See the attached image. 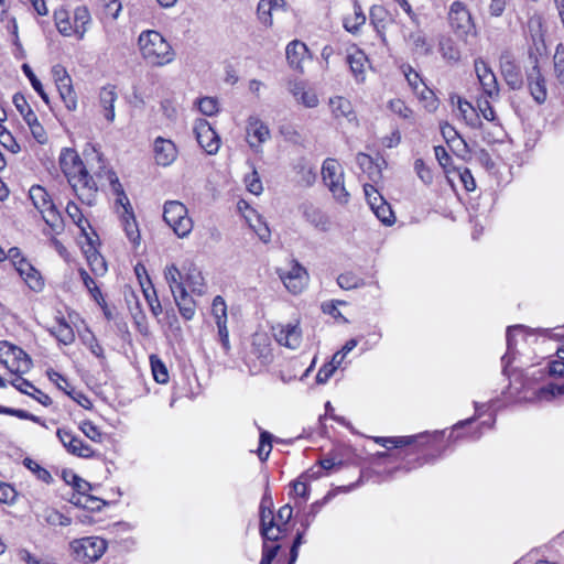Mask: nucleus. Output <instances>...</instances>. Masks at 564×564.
I'll list each match as a JSON object with an SVG mask.
<instances>
[{
	"label": "nucleus",
	"instance_id": "39448f33",
	"mask_svg": "<svg viewBox=\"0 0 564 564\" xmlns=\"http://www.w3.org/2000/svg\"><path fill=\"white\" fill-rule=\"evenodd\" d=\"M30 199L42 215L46 225L55 234H59L64 228V221L45 188L40 185H33L30 188Z\"/></svg>",
	"mask_w": 564,
	"mask_h": 564
},
{
	"label": "nucleus",
	"instance_id": "5701e85b",
	"mask_svg": "<svg viewBox=\"0 0 564 564\" xmlns=\"http://www.w3.org/2000/svg\"><path fill=\"white\" fill-rule=\"evenodd\" d=\"M17 270L26 285L34 292H41L44 288V281L40 272L26 260L21 259L15 262Z\"/></svg>",
	"mask_w": 564,
	"mask_h": 564
},
{
	"label": "nucleus",
	"instance_id": "aec40b11",
	"mask_svg": "<svg viewBox=\"0 0 564 564\" xmlns=\"http://www.w3.org/2000/svg\"><path fill=\"white\" fill-rule=\"evenodd\" d=\"M153 155L158 165L169 166L176 160L177 149L171 140L158 137L153 144Z\"/></svg>",
	"mask_w": 564,
	"mask_h": 564
},
{
	"label": "nucleus",
	"instance_id": "bb28decb",
	"mask_svg": "<svg viewBox=\"0 0 564 564\" xmlns=\"http://www.w3.org/2000/svg\"><path fill=\"white\" fill-rule=\"evenodd\" d=\"M406 44L412 52L420 56H427L432 53L433 46L422 30H416L405 36Z\"/></svg>",
	"mask_w": 564,
	"mask_h": 564
},
{
	"label": "nucleus",
	"instance_id": "c03bdc74",
	"mask_svg": "<svg viewBox=\"0 0 564 564\" xmlns=\"http://www.w3.org/2000/svg\"><path fill=\"white\" fill-rule=\"evenodd\" d=\"M282 0H260L257 8L259 20L265 26L272 25V10L280 6Z\"/></svg>",
	"mask_w": 564,
	"mask_h": 564
},
{
	"label": "nucleus",
	"instance_id": "5fc2aeb1",
	"mask_svg": "<svg viewBox=\"0 0 564 564\" xmlns=\"http://www.w3.org/2000/svg\"><path fill=\"white\" fill-rule=\"evenodd\" d=\"M45 521L51 525L67 527L72 523V519L55 509H46L44 512Z\"/></svg>",
	"mask_w": 564,
	"mask_h": 564
},
{
	"label": "nucleus",
	"instance_id": "4be33fe9",
	"mask_svg": "<svg viewBox=\"0 0 564 564\" xmlns=\"http://www.w3.org/2000/svg\"><path fill=\"white\" fill-rule=\"evenodd\" d=\"M70 478L72 480L66 479V481L72 484L78 494V496H74L70 501L76 506H82L83 508L98 509L99 506H95V503H97L99 500L89 495H86V491L90 489V485L75 474H72Z\"/></svg>",
	"mask_w": 564,
	"mask_h": 564
},
{
	"label": "nucleus",
	"instance_id": "f3484780",
	"mask_svg": "<svg viewBox=\"0 0 564 564\" xmlns=\"http://www.w3.org/2000/svg\"><path fill=\"white\" fill-rule=\"evenodd\" d=\"M57 437L68 453L83 458L94 456L93 448L78 438L72 431L65 429L57 430Z\"/></svg>",
	"mask_w": 564,
	"mask_h": 564
},
{
	"label": "nucleus",
	"instance_id": "7c9ffc66",
	"mask_svg": "<svg viewBox=\"0 0 564 564\" xmlns=\"http://www.w3.org/2000/svg\"><path fill=\"white\" fill-rule=\"evenodd\" d=\"M432 435L421 434L415 436H397V437H373L375 442L386 448H399L402 446H410L416 442V440H430Z\"/></svg>",
	"mask_w": 564,
	"mask_h": 564
},
{
	"label": "nucleus",
	"instance_id": "6e6d98bb",
	"mask_svg": "<svg viewBox=\"0 0 564 564\" xmlns=\"http://www.w3.org/2000/svg\"><path fill=\"white\" fill-rule=\"evenodd\" d=\"M272 435L267 432L262 431L260 433V441H259V447H258V456L261 462H265L271 453L272 449Z\"/></svg>",
	"mask_w": 564,
	"mask_h": 564
},
{
	"label": "nucleus",
	"instance_id": "a211bd4d",
	"mask_svg": "<svg viewBox=\"0 0 564 564\" xmlns=\"http://www.w3.org/2000/svg\"><path fill=\"white\" fill-rule=\"evenodd\" d=\"M247 141L249 145L259 151L261 145L270 139V130L258 117H249L247 121Z\"/></svg>",
	"mask_w": 564,
	"mask_h": 564
},
{
	"label": "nucleus",
	"instance_id": "412c9836",
	"mask_svg": "<svg viewBox=\"0 0 564 564\" xmlns=\"http://www.w3.org/2000/svg\"><path fill=\"white\" fill-rule=\"evenodd\" d=\"M288 90L294 99L306 108H315L318 106V96L314 89L307 88L303 82L290 80Z\"/></svg>",
	"mask_w": 564,
	"mask_h": 564
},
{
	"label": "nucleus",
	"instance_id": "6e6552de",
	"mask_svg": "<svg viewBox=\"0 0 564 564\" xmlns=\"http://www.w3.org/2000/svg\"><path fill=\"white\" fill-rule=\"evenodd\" d=\"M163 218L180 238L187 237L193 230V220L188 216V210L178 200H169L164 204Z\"/></svg>",
	"mask_w": 564,
	"mask_h": 564
},
{
	"label": "nucleus",
	"instance_id": "f704fd0d",
	"mask_svg": "<svg viewBox=\"0 0 564 564\" xmlns=\"http://www.w3.org/2000/svg\"><path fill=\"white\" fill-rule=\"evenodd\" d=\"M12 355L13 357L10 361L13 364H8L6 368L17 376L26 373L32 367V361L28 354L20 348L18 351H13Z\"/></svg>",
	"mask_w": 564,
	"mask_h": 564
},
{
	"label": "nucleus",
	"instance_id": "774afa93",
	"mask_svg": "<svg viewBox=\"0 0 564 564\" xmlns=\"http://www.w3.org/2000/svg\"><path fill=\"white\" fill-rule=\"evenodd\" d=\"M267 541L268 540H264V543L262 546V557H261L260 564H271L280 550V545H278V544L269 545L267 543Z\"/></svg>",
	"mask_w": 564,
	"mask_h": 564
},
{
	"label": "nucleus",
	"instance_id": "0e129e2a",
	"mask_svg": "<svg viewBox=\"0 0 564 564\" xmlns=\"http://www.w3.org/2000/svg\"><path fill=\"white\" fill-rule=\"evenodd\" d=\"M414 170L420 177V180L424 184H431L433 181V175L431 170L425 165L422 159H416L414 162Z\"/></svg>",
	"mask_w": 564,
	"mask_h": 564
},
{
	"label": "nucleus",
	"instance_id": "a18cd8bd",
	"mask_svg": "<svg viewBox=\"0 0 564 564\" xmlns=\"http://www.w3.org/2000/svg\"><path fill=\"white\" fill-rule=\"evenodd\" d=\"M370 21L377 32L382 35L387 28L388 12L381 6H373L370 9Z\"/></svg>",
	"mask_w": 564,
	"mask_h": 564
},
{
	"label": "nucleus",
	"instance_id": "ea45409f",
	"mask_svg": "<svg viewBox=\"0 0 564 564\" xmlns=\"http://www.w3.org/2000/svg\"><path fill=\"white\" fill-rule=\"evenodd\" d=\"M294 171L300 177L299 182L303 185L311 186L315 183L316 172L305 159L302 158L294 164Z\"/></svg>",
	"mask_w": 564,
	"mask_h": 564
},
{
	"label": "nucleus",
	"instance_id": "4d7b16f0",
	"mask_svg": "<svg viewBox=\"0 0 564 564\" xmlns=\"http://www.w3.org/2000/svg\"><path fill=\"white\" fill-rule=\"evenodd\" d=\"M402 70L414 93L426 86L419 73L415 72L410 65L403 66Z\"/></svg>",
	"mask_w": 564,
	"mask_h": 564
},
{
	"label": "nucleus",
	"instance_id": "1a4fd4ad",
	"mask_svg": "<svg viewBox=\"0 0 564 564\" xmlns=\"http://www.w3.org/2000/svg\"><path fill=\"white\" fill-rule=\"evenodd\" d=\"M76 558L83 562L98 561L107 550V542L99 536H86L70 542Z\"/></svg>",
	"mask_w": 564,
	"mask_h": 564
},
{
	"label": "nucleus",
	"instance_id": "f8f14e48",
	"mask_svg": "<svg viewBox=\"0 0 564 564\" xmlns=\"http://www.w3.org/2000/svg\"><path fill=\"white\" fill-rule=\"evenodd\" d=\"M279 278L289 292L300 294L308 283V273L306 269L296 260L291 261L289 271L278 270Z\"/></svg>",
	"mask_w": 564,
	"mask_h": 564
},
{
	"label": "nucleus",
	"instance_id": "864d4df0",
	"mask_svg": "<svg viewBox=\"0 0 564 564\" xmlns=\"http://www.w3.org/2000/svg\"><path fill=\"white\" fill-rule=\"evenodd\" d=\"M22 70H23L24 75L29 78L33 89L41 96V98L43 99V101L45 104H48V96L45 93L42 83L37 79L35 74L33 73L31 66L29 64H23Z\"/></svg>",
	"mask_w": 564,
	"mask_h": 564
},
{
	"label": "nucleus",
	"instance_id": "37998d69",
	"mask_svg": "<svg viewBox=\"0 0 564 564\" xmlns=\"http://www.w3.org/2000/svg\"><path fill=\"white\" fill-rule=\"evenodd\" d=\"M86 258L90 270L96 275H104L107 272V263L105 258L94 248L86 250Z\"/></svg>",
	"mask_w": 564,
	"mask_h": 564
},
{
	"label": "nucleus",
	"instance_id": "4468645a",
	"mask_svg": "<svg viewBox=\"0 0 564 564\" xmlns=\"http://www.w3.org/2000/svg\"><path fill=\"white\" fill-rule=\"evenodd\" d=\"M194 132L196 134L197 142L207 154H216L218 152L220 139L207 120H196Z\"/></svg>",
	"mask_w": 564,
	"mask_h": 564
},
{
	"label": "nucleus",
	"instance_id": "58836bf2",
	"mask_svg": "<svg viewBox=\"0 0 564 564\" xmlns=\"http://www.w3.org/2000/svg\"><path fill=\"white\" fill-rule=\"evenodd\" d=\"M100 105L105 110V118L111 122L115 119L113 104L117 99L113 87H104L99 94Z\"/></svg>",
	"mask_w": 564,
	"mask_h": 564
},
{
	"label": "nucleus",
	"instance_id": "bf43d9fd",
	"mask_svg": "<svg viewBox=\"0 0 564 564\" xmlns=\"http://www.w3.org/2000/svg\"><path fill=\"white\" fill-rule=\"evenodd\" d=\"M199 111L205 116H214L218 112V101L213 97H204L197 101Z\"/></svg>",
	"mask_w": 564,
	"mask_h": 564
},
{
	"label": "nucleus",
	"instance_id": "c756f323",
	"mask_svg": "<svg viewBox=\"0 0 564 564\" xmlns=\"http://www.w3.org/2000/svg\"><path fill=\"white\" fill-rule=\"evenodd\" d=\"M285 54L290 67L301 69L302 63L308 54V48L303 42L295 40L288 44Z\"/></svg>",
	"mask_w": 564,
	"mask_h": 564
},
{
	"label": "nucleus",
	"instance_id": "9b49d317",
	"mask_svg": "<svg viewBox=\"0 0 564 564\" xmlns=\"http://www.w3.org/2000/svg\"><path fill=\"white\" fill-rule=\"evenodd\" d=\"M365 195L367 202L375 213L377 218L384 225H392L395 221L394 214L391 209L390 204L383 198V196L377 191L373 185H364Z\"/></svg>",
	"mask_w": 564,
	"mask_h": 564
},
{
	"label": "nucleus",
	"instance_id": "a19ab883",
	"mask_svg": "<svg viewBox=\"0 0 564 564\" xmlns=\"http://www.w3.org/2000/svg\"><path fill=\"white\" fill-rule=\"evenodd\" d=\"M366 22V15L362 12L361 7L355 1L354 3V12L345 17L344 19V28L349 33H357L361 25Z\"/></svg>",
	"mask_w": 564,
	"mask_h": 564
},
{
	"label": "nucleus",
	"instance_id": "72a5a7b5",
	"mask_svg": "<svg viewBox=\"0 0 564 564\" xmlns=\"http://www.w3.org/2000/svg\"><path fill=\"white\" fill-rule=\"evenodd\" d=\"M164 276L173 295L184 291V271L178 270L175 264L167 265L164 270Z\"/></svg>",
	"mask_w": 564,
	"mask_h": 564
},
{
	"label": "nucleus",
	"instance_id": "473e14b6",
	"mask_svg": "<svg viewBox=\"0 0 564 564\" xmlns=\"http://www.w3.org/2000/svg\"><path fill=\"white\" fill-rule=\"evenodd\" d=\"M57 90L59 93V96L65 105V107L69 111H74L77 108V96L73 88L72 78L70 76L67 78H63L62 80H58L55 83Z\"/></svg>",
	"mask_w": 564,
	"mask_h": 564
},
{
	"label": "nucleus",
	"instance_id": "423d86ee",
	"mask_svg": "<svg viewBox=\"0 0 564 564\" xmlns=\"http://www.w3.org/2000/svg\"><path fill=\"white\" fill-rule=\"evenodd\" d=\"M447 21L453 33L462 41L476 35V25L467 6L462 1H454L448 9Z\"/></svg>",
	"mask_w": 564,
	"mask_h": 564
},
{
	"label": "nucleus",
	"instance_id": "ddd939ff",
	"mask_svg": "<svg viewBox=\"0 0 564 564\" xmlns=\"http://www.w3.org/2000/svg\"><path fill=\"white\" fill-rule=\"evenodd\" d=\"M531 69L527 73V82L532 98L538 104H543L547 98L546 80L541 74L538 57L530 53Z\"/></svg>",
	"mask_w": 564,
	"mask_h": 564
},
{
	"label": "nucleus",
	"instance_id": "dca6fc26",
	"mask_svg": "<svg viewBox=\"0 0 564 564\" xmlns=\"http://www.w3.org/2000/svg\"><path fill=\"white\" fill-rule=\"evenodd\" d=\"M474 66L484 94L490 98L497 97L499 94V87L495 73L481 58L475 59Z\"/></svg>",
	"mask_w": 564,
	"mask_h": 564
},
{
	"label": "nucleus",
	"instance_id": "cd10ccee",
	"mask_svg": "<svg viewBox=\"0 0 564 564\" xmlns=\"http://www.w3.org/2000/svg\"><path fill=\"white\" fill-rule=\"evenodd\" d=\"M500 66H501V73H502L507 84L512 89H520L522 87L523 80H522L519 67L510 58V56H502L501 61H500Z\"/></svg>",
	"mask_w": 564,
	"mask_h": 564
},
{
	"label": "nucleus",
	"instance_id": "09e8293b",
	"mask_svg": "<svg viewBox=\"0 0 564 564\" xmlns=\"http://www.w3.org/2000/svg\"><path fill=\"white\" fill-rule=\"evenodd\" d=\"M250 213L253 214L256 217V223H252L251 218H249V216H246L250 224V227L254 230V232L257 234L261 241H263L264 243L269 242L271 238V232L268 225L263 221L261 216L256 214L254 210H251Z\"/></svg>",
	"mask_w": 564,
	"mask_h": 564
},
{
	"label": "nucleus",
	"instance_id": "49530a36",
	"mask_svg": "<svg viewBox=\"0 0 564 564\" xmlns=\"http://www.w3.org/2000/svg\"><path fill=\"white\" fill-rule=\"evenodd\" d=\"M458 110L465 122L471 128H480L481 121L478 115L475 112L474 107L468 101H458Z\"/></svg>",
	"mask_w": 564,
	"mask_h": 564
},
{
	"label": "nucleus",
	"instance_id": "4c0bfd02",
	"mask_svg": "<svg viewBox=\"0 0 564 564\" xmlns=\"http://www.w3.org/2000/svg\"><path fill=\"white\" fill-rule=\"evenodd\" d=\"M122 293L132 318L135 321V324L139 325V318L141 317V306L137 292L132 286L124 285Z\"/></svg>",
	"mask_w": 564,
	"mask_h": 564
},
{
	"label": "nucleus",
	"instance_id": "13d9d810",
	"mask_svg": "<svg viewBox=\"0 0 564 564\" xmlns=\"http://www.w3.org/2000/svg\"><path fill=\"white\" fill-rule=\"evenodd\" d=\"M522 328V326H512V327H508V330H507V352L506 355L502 357V364H503V371L506 372L507 371V368L511 361V355H512V350H513V346H514V335L513 333L517 332V330H520Z\"/></svg>",
	"mask_w": 564,
	"mask_h": 564
},
{
	"label": "nucleus",
	"instance_id": "052dcab7",
	"mask_svg": "<svg viewBox=\"0 0 564 564\" xmlns=\"http://www.w3.org/2000/svg\"><path fill=\"white\" fill-rule=\"evenodd\" d=\"M563 394H564V383L561 386L549 384L539 390L538 398L540 400L550 401L553 398H555L556 395H563Z\"/></svg>",
	"mask_w": 564,
	"mask_h": 564
},
{
	"label": "nucleus",
	"instance_id": "e433bc0d",
	"mask_svg": "<svg viewBox=\"0 0 564 564\" xmlns=\"http://www.w3.org/2000/svg\"><path fill=\"white\" fill-rule=\"evenodd\" d=\"M356 162L360 170L366 173L371 181L376 182L381 177V171L370 155L360 152L356 156Z\"/></svg>",
	"mask_w": 564,
	"mask_h": 564
},
{
	"label": "nucleus",
	"instance_id": "9d476101",
	"mask_svg": "<svg viewBox=\"0 0 564 564\" xmlns=\"http://www.w3.org/2000/svg\"><path fill=\"white\" fill-rule=\"evenodd\" d=\"M275 341L289 349L295 350L302 344V329L300 323H278L271 327Z\"/></svg>",
	"mask_w": 564,
	"mask_h": 564
},
{
	"label": "nucleus",
	"instance_id": "20e7f679",
	"mask_svg": "<svg viewBox=\"0 0 564 564\" xmlns=\"http://www.w3.org/2000/svg\"><path fill=\"white\" fill-rule=\"evenodd\" d=\"M175 53L171 44L156 31H147L143 43V59L151 66H164L172 63Z\"/></svg>",
	"mask_w": 564,
	"mask_h": 564
},
{
	"label": "nucleus",
	"instance_id": "7ed1b4c3",
	"mask_svg": "<svg viewBox=\"0 0 564 564\" xmlns=\"http://www.w3.org/2000/svg\"><path fill=\"white\" fill-rule=\"evenodd\" d=\"M54 21L58 32L64 36H77L78 40L84 39L87 26L91 21L89 10L84 7H77L73 17L65 9H58L54 12Z\"/></svg>",
	"mask_w": 564,
	"mask_h": 564
},
{
	"label": "nucleus",
	"instance_id": "3c124183",
	"mask_svg": "<svg viewBox=\"0 0 564 564\" xmlns=\"http://www.w3.org/2000/svg\"><path fill=\"white\" fill-rule=\"evenodd\" d=\"M338 285L344 290H352L365 284L364 280L352 272H345L337 278Z\"/></svg>",
	"mask_w": 564,
	"mask_h": 564
},
{
	"label": "nucleus",
	"instance_id": "8fccbe9b",
	"mask_svg": "<svg viewBox=\"0 0 564 564\" xmlns=\"http://www.w3.org/2000/svg\"><path fill=\"white\" fill-rule=\"evenodd\" d=\"M66 214L73 220V223L80 228V230L86 234V228L90 227L88 221L84 219L83 213L79 209L78 205L74 202H68L66 206Z\"/></svg>",
	"mask_w": 564,
	"mask_h": 564
},
{
	"label": "nucleus",
	"instance_id": "2eb2a0df",
	"mask_svg": "<svg viewBox=\"0 0 564 564\" xmlns=\"http://www.w3.org/2000/svg\"><path fill=\"white\" fill-rule=\"evenodd\" d=\"M212 315L215 319L219 340L226 351L230 349L229 332L227 328V305L225 300L217 295L212 303Z\"/></svg>",
	"mask_w": 564,
	"mask_h": 564
},
{
	"label": "nucleus",
	"instance_id": "6ab92c4d",
	"mask_svg": "<svg viewBox=\"0 0 564 564\" xmlns=\"http://www.w3.org/2000/svg\"><path fill=\"white\" fill-rule=\"evenodd\" d=\"M260 534L263 540L278 541L282 534V527L275 522L273 508L259 507Z\"/></svg>",
	"mask_w": 564,
	"mask_h": 564
},
{
	"label": "nucleus",
	"instance_id": "0eeeda50",
	"mask_svg": "<svg viewBox=\"0 0 564 564\" xmlns=\"http://www.w3.org/2000/svg\"><path fill=\"white\" fill-rule=\"evenodd\" d=\"M322 176L324 184L328 187L333 197L339 204H347L349 193L344 183V171L335 159H326L322 166Z\"/></svg>",
	"mask_w": 564,
	"mask_h": 564
},
{
	"label": "nucleus",
	"instance_id": "338daca9",
	"mask_svg": "<svg viewBox=\"0 0 564 564\" xmlns=\"http://www.w3.org/2000/svg\"><path fill=\"white\" fill-rule=\"evenodd\" d=\"M554 73L557 79L564 84V50L557 46L554 54Z\"/></svg>",
	"mask_w": 564,
	"mask_h": 564
},
{
	"label": "nucleus",
	"instance_id": "680f3d73",
	"mask_svg": "<svg viewBox=\"0 0 564 564\" xmlns=\"http://www.w3.org/2000/svg\"><path fill=\"white\" fill-rule=\"evenodd\" d=\"M415 94L420 97L421 100L425 101V107L433 111L437 108L438 101L434 95V93L427 87L421 88L419 91H415Z\"/></svg>",
	"mask_w": 564,
	"mask_h": 564
},
{
	"label": "nucleus",
	"instance_id": "f257e3e1",
	"mask_svg": "<svg viewBox=\"0 0 564 564\" xmlns=\"http://www.w3.org/2000/svg\"><path fill=\"white\" fill-rule=\"evenodd\" d=\"M91 155L93 156L90 159L87 158L90 170L99 180L101 186L105 185L102 181L107 182L112 193L117 196L116 210L121 226L128 240L134 248H137L139 246L141 232L129 198L127 197L116 173L106 166L101 153L93 149Z\"/></svg>",
	"mask_w": 564,
	"mask_h": 564
},
{
	"label": "nucleus",
	"instance_id": "b1692460",
	"mask_svg": "<svg viewBox=\"0 0 564 564\" xmlns=\"http://www.w3.org/2000/svg\"><path fill=\"white\" fill-rule=\"evenodd\" d=\"M251 355L258 360L260 366H268L273 360L270 339L264 334H256L252 340Z\"/></svg>",
	"mask_w": 564,
	"mask_h": 564
},
{
	"label": "nucleus",
	"instance_id": "c85d7f7f",
	"mask_svg": "<svg viewBox=\"0 0 564 564\" xmlns=\"http://www.w3.org/2000/svg\"><path fill=\"white\" fill-rule=\"evenodd\" d=\"M347 63L356 82L364 83L366 79V67L368 63V58L365 53L359 50H354V52L347 55Z\"/></svg>",
	"mask_w": 564,
	"mask_h": 564
},
{
	"label": "nucleus",
	"instance_id": "393cba45",
	"mask_svg": "<svg viewBox=\"0 0 564 564\" xmlns=\"http://www.w3.org/2000/svg\"><path fill=\"white\" fill-rule=\"evenodd\" d=\"M184 283L191 291L197 295H203L206 291L205 279L202 271L192 262L183 265Z\"/></svg>",
	"mask_w": 564,
	"mask_h": 564
},
{
	"label": "nucleus",
	"instance_id": "f03ea898",
	"mask_svg": "<svg viewBox=\"0 0 564 564\" xmlns=\"http://www.w3.org/2000/svg\"><path fill=\"white\" fill-rule=\"evenodd\" d=\"M59 166L76 196L87 205L95 203L98 184L89 174L78 153L69 148L62 150Z\"/></svg>",
	"mask_w": 564,
	"mask_h": 564
},
{
	"label": "nucleus",
	"instance_id": "69168bd1",
	"mask_svg": "<svg viewBox=\"0 0 564 564\" xmlns=\"http://www.w3.org/2000/svg\"><path fill=\"white\" fill-rule=\"evenodd\" d=\"M455 171L457 172L459 180L463 183L465 189L467 192L475 191L476 182H475V178H474L470 170L467 167H463V169H456Z\"/></svg>",
	"mask_w": 564,
	"mask_h": 564
},
{
	"label": "nucleus",
	"instance_id": "c9c22d12",
	"mask_svg": "<svg viewBox=\"0 0 564 564\" xmlns=\"http://www.w3.org/2000/svg\"><path fill=\"white\" fill-rule=\"evenodd\" d=\"M174 301L178 307L181 315L185 319H192L196 312V305L194 300L188 295L186 289L175 295H173Z\"/></svg>",
	"mask_w": 564,
	"mask_h": 564
},
{
	"label": "nucleus",
	"instance_id": "a878e982",
	"mask_svg": "<svg viewBox=\"0 0 564 564\" xmlns=\"http://www.w3.org/2000/svg\"><path fill=\"white\" fill-rule=\"evenodd\" d=\"M438 51L444 62L448 65H455L462 58V51L457 42L451 36H442L440 39Z\"/></svg>",
	"mask_w": 564,
	"mask_h": 564
},
{
	"label": "nucleus",
	"instance_id": "603ef678",
	"mask_svg": "<svg viewBox=\"0 0 564 564\" xmlns=\"http://www.w3.org/2000/svg\"><path fill=\"white\" fill-rule=\"evenodd\" d=\"M447 145L459 159L464 161H469L471 159V151L467 142L462 137H458Z\"/></svg>",
	"mask_w": 564,
	"mask_h": 564
},
{
	"label": "nucleus",
	"instance_id": "de8ad7c7",
	"mask_svg": "<svg viewBox=\"0 0 564 564\" xmlns=\"http://www.w3.org/2000/svg\"><path fill=\"white\" fill-rule=\"evenodd\" d=\"M150 365L153 379L158 383H166L169 381V371L166 366L156 356H150Z\"/></svg>",
	"mask_w": 564,
	"mask_h": 564
},
{
	"label": "nucleus",
	"instance_id": "e2e57ef3",
	"mask_svg": "<svg viewBox=\"0 0 564 564\" xmlns=\"http://www.w3.org/2000/svg\"><path fill=\"white\" fill-rule=\"evenodd\" d=\"M390 110L403 119L412 117V110L401 99H393L389 102Z\"/></svg>",
	"mask_w": 564,
	"mask_h": 564
},
{
	"label": "nucleus",
	"instance_id": "2f4dec72",
	"mask_svg": "<svg viewBox=\"0 0 564 564\" xmlns=\"http://www.w3.org/2000/svg\"><path fill=\"white\" fill-rule=\"evenodd\" d=\"M332 113L336 119L346 118L348 121L356 119L351 102L341 96H335L329 99Z\"/></svg>",
	"mask_w": 564,
	"mask_h": 564
},
{
	"label": "nucleus",
	"instance_id": "79ce46f5",
	"mask_svg": "<svg viewBox=\"0 0 564 564\" xmlns=\"http://www.w3.org/2000/svg\"><path fill=\"white\" fill-rule=\"evenodd\" d=\"M50 332L64 345H69L75 340L73 328L64 319H58L56 325L51 327Z\"/></svg>",
	"mask_w": 564,
	"mask_h": 564
}]
</instances>
